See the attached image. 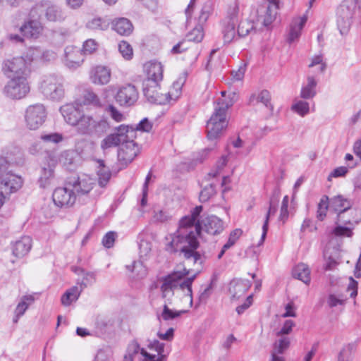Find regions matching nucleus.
I'll return each instance as SVG.
<instances>
[{
	"instance_id": "e433bc0d",
	"label": "nucleus",
	"mask_w": 361,
	"mask_h": 361,
	"mask_svg": "<svg viewBox=\"0 0 361 361\" xmlns=\"http://www.w3.org/2000/svg\"><path fill=\"white\" fill-rule=\"evenodd\" d=\"M293 276L295 279L302 281L306 285L310 283V269L305 264L300 263L293 269Z\"/></svg>"
},
{
	"instance_id": "a19ab883",
	"label": "nucleus",
	"mask_w": 361,
	"mask_h": 361,
	"mask_svg": "<svg viewBox=\"0 0 361 361\" xmlns=\"http://www.w3.org/2000/svg\"><path fill=\"white\" fill-rule=\"evenodd\" d=\"M97 176L99 185L102 188L105 187L111 178V173L110 170L104 165L102 161H99V169L97 171Z\"/></svg>"
},
{
	"instance_id": "c756f323",
	"label": "nucleus",
	"mask_w": 361,
	"mask_h": 361,
	"mask_svg": "<svg viewBox=\"0 0 361 361\" xmlns=\"http://www.w3.org/2000/svg\"><path fill=\"white\" fill-rule=\"evenodd\" d=\"M224 223L216 216H208L204 221V230L209 234L216 235L224 230Z\"/></svg>"
},
{
	"instance_id": "1a4fd4ad",
	"label": "nucleus",
	"mask_w": 361,
	"mask_h": 361,
	"mask_svg": "<svg viewBox=\"0 0 361 361\" xmlns=\"http://www.w3.org/2000/svg\"><path fill=\"white\" fill-rule=\"evenodd\" d=\"M28 78L23 76L11 78L4 87V94L12 99L25 97L30 91Z\"/></svg>"
},
{
	"instance_id": "774afa93",
	"label": "nucleus",
	"mask_w": 361,
	"mask_h": 361,
	"mask_svg": "<svg viewBox=\"0 0 361 361\" xmlns=\"http://www.w3.org/2000/svg\"><path fill=\"white\" fill-rule=\"evenodd\" d=\"M345 300L334 294L329 295L327 302L329 307H334L344 304Z\"/></svg>"
},
{
	"instance_id": "69168bd1",
	"label": "nucleus",
	"mask_w": 361,
	"mask_h": 361,
	"mask_svg": "<svg viewBox=\"0 0 361 361\" xmlns=\"http://www.w3.org/2000/svg\"><path fill=\"white\" fill-rule=\"evenodd\" d=\"M152 250L151 244L149 241L141 240L139 243L140 256L141 258H145L148 256Z\"/></svg>"
},
{
	"instance_id": "423d86ee",
	"label": "nucleus",
	"mask_w": 361,
	"mask_h": 361,
	"mask_svg": "<svg viewBox=\"0 0 361 361\" xmlns=\"http://www.w3.org/2000/svg\"><path fill=\"white\" fill-rule=\"evenodd\" d=\"M37 49H30L25 56H16L4 61L2 71L7 78H30L32 62L35 56Z\"/></svg>"
},
{
	"instance_id": "aec40b11",
	"label": "nucleus",
	"mask_w": 361,
	"mask_h": 361,
	"mask_svg": "<svg viewBox=\"0 0 361 361\" xmlns=\"http://www.w3.org/2000/svg\"><path fill=\"white\" fill-rule=\"evenodd\" d=\"M84 61V55L79 47L67 46L64 50L63 62L69 69H76Z\"/></svg>"
},
{
	"instance_id": "c9c22d12",
	"label": "nucleus",
	"mask_w": 361,
	"mask_h": 361,
	"mask_svg": "<svg viewBox=\"0 0 361 361\" xmlns=\"http://www.w3.org/2000/svg\"><path fill=\"white\" fill-rule=\"evenodd\" d=\"M317 85V80L313 75H308L307 78V82L301 89L300 97L305 99L313 98L316 94V87Z\"/></svg>"
},
{
	"instance_id": "cd10ccee",
	"label": "nucleus",
	"mask_w": 361,
	"mask_h": 361,
	"mask_svg": "<svg viewBox=\"0 0 361 361\" xmlns=\"http://www.w3.org/2000/svg\"><path fill=\"white\" fill-rule=\"evenodd\" d=\"M307 20V17L305 15L293 18L290 23L287 35V41L288 43H293L299 39L302 30Z\"/></svg>"
},
{
	"instance_id": "f257e3e1",
	"label": "nucleus",
	"mask_w": 361,
	"mask_h": 361,
	"mask_svg": "<svg viewBox=\"0 0 361 361\" xmlns=\"http://www.w3.org/2000/svg\"><path fill=\"white\" fill-rule=\"evenodd\" d=\"M202 211V206H197L190 215L183 217L177 231L170 235L166 250L171 252L180 251L188 261L196 264L200 261V255L196 251L199 246L197 237L200 233L198 216Z\"/></svg>"
},
{
	"instance_id": "72a5a7b5",
	"label": "nucleus",
	"mask_w": 361,
	"mask_h": 361,
	"mask_svg": "<svg viewBox=\"0 0 361 361\" xmlns=\"http://www.w3.org/2000/svg\"><path fill=\"white\" fill-rule=\"evenodd\" d=\"M112 28L119 35L128 36L133 32V27L129 20L120 18L112 22Z\"/></svg>"
},
{
	"instance_id": "7c9ffc66",
	"label": "nucleus",
	"mask_w": 361,
	"mask_h": 361,
	"mask_svg": "<svg viewBox=\"0 0 361 361\" xmlns=\"http://www.w3.org/2000/svg\"><path fill=\"white\" fill-rule=\"evenodd\" d=\"M31 247V238L23 236L13 245V254L17 257H23L30 252Z\"/></svg>"
},
{
	"instance_id": "3c124183",
	"label": "nucleus",
	"mask_w": 361,
	"mask_h": 361,
	"mask_svg": "<svg viewBox=\"0 0 361 361\" xmlns=\"http://www.w3.org/2000/svg\"><path fill=\"white\" fill-rule=\"evenodd\" d=\"M86 27L90 30H105L109 27V23L101 18H93L87 23Z\"/></svg>"
},
{
	"instance_id": "6e6552de",
	"label": "nucleus",
	"mask_w": 361,
	"mask_h": 361,
	"mask_svg": "<svg viewBox=\"0 0 361 361\" xmlns=\"http://www.w3.org/2000/svg\"><path fill=\"white\" fill-rule=\"evenodd\" d=\"M151 350H155L157 355L148 353L145 349L140 348L139 345L133 342L129 344L126 354L124 355L123 361H133L134 356L137 355L140 350V353L145 357V361H163L166 355H164V344L159 341L154 340L149 344Z\"/></svg>"
},
{
	"instance_id": "f704fd0d",
	"label": "nucleus",
	"mask_w": 361,
	"mask_h": 361,
	"mask_svg": "<svg viewBox=\"0 0 361 361\" xmlns=\"http://www.w3.org/2000/svg\"><path fill=\"white\" fill-rule=\"evenodd\" d=\"M84 287L82 286V284H80L73 286L70 289L67 290L61 297V301L62 305L64 306H68L73 302H75L78 299Z\"/></svg>"
},
{
	"instance_id": "09e8293b",
	"label": "nucleus",
	"mask_w": 361,
	"mask_h": 361,
	"mask_svg": "<svg viewBox=\"0 0 361 361\" xmlns=\"http://www.w3.org/2000/svg\"><path fill=\"white\" fill-rule=\"evenodd\" d=\"M118 49L125 60L129 61L133 59V49L132 46L126 41H121L118 44Z\"/></svg>"
},
{
	"instance_id": "5fc2aeb1",
	"label": "nucleus",
	"mask_w": 361,
	"mask_h": 361,
	"mask_svg": "<svg viewBox=\"0 0 361 361\" xmlns=\"http://www.w3.org/2000/svg\"><path fill=\"white\" fill-rule=\"evenodd\" d=\"M274 343V350L279 354H282L290 345V338L287 336H280Z\"/></svg>"
},
{
	"instance_id": "49530a36",
	"label": "nucleus",
	"mask_w": 361,
	"mask_h": 361,
	"mask_svg": "<svg viewBox=\"0 0 361 361\" xmlns=\"http://www.w3.org/2000/svg\"><path fill=\"white\" fill-rule=\"evenodd\" d=\"M329 207H330L329 197L324 195L320 199L317 205V218L318 220L323 221L325 219Z\"/></svg>"
},
{
	"instance_id": "39448f33",
	"label": "nucleus",
	"mask_w": 361,
	"mask_h": 361,
	"mask_svg": "<svg viewBox=\"0 0 361 361\" xmlns=\"http://www.w3.org/2000/svg\"><path fill=\"white\" fill-rule=\"evenodd\" d=\"M330 208L337 213L336 224L356 225L361 221L360 209L353 208V201L343 195H336L329 200Z\"/></svg>"
},
{
	"instance_id": "4c0bfd02",
	"label": "nucleus",
	"mask_w": 361,
	"mask_h": 361,
	"mask_svg": "<svg viewBox=\"0 0 361 361\" xmlns=\"http://www.w3.org/2000/svg\"><path fill=\"white\" fill-rule=\"evenodd\" d=\"M222 33L225 43H231L239 37L235 30V23H233L232 22L224 21Z\"/></svg>"
},
{
	"instance_id": "c85d7f7f",
	"label": "nucleus",
	"mask_w": 361,
	"mask_h": 361,
	"mask_svg": "<svg viewBox=\"0 0 361 361\" xmlns=\"http://www.w3.org/2000/svg\"><path fill=\"white\" fill-rule=\"evenodd\" d=\"M35 297L32 295H26L20 298L14 312L13 322L17 323L19 319L24 315L28 307L34 302Z\"/></svg>"
},
{
	"instance_id": "58836bf2",
	"label": "nucleus",
	"mask_w": 361,
	"mask_h": 361,
	"mask_svg": "<svg viewBox=\"0 0 361 361\" xmlns=\"http://www.w3.org/2000/svg\"><path fill=\"white\" fill-rule=\"evenodd\" d=\"M240 16V4L237 1H234L228 6L226 16L224 22H232L236 23Z\"/></svg>"
},
{
	"instance_id": "2f4dec72",
	"label": "nucleus",
	"mask_w": 361,
	"mask_h": 361,
	"mask_svg": "<svg viewBox=\"0 0 361 361\" xmlns=\"http://www.w3.org/2000/svg\"><path fill=\"white\" fill-rule=\"evenodd\" d=\"M278 201H279V195H277L276 200H274V197H271L269 201V209L267 212L264 222L262 226V233L260 240L258 243V245H261L264 243V241L266 238L267 231H268V227H269V218L271 216H273L276 214V212L277 211Z\"/></svg>"
},
{
	"instance_id": "473e14b6",
	"label": "nucleus",
	"mask_w": 361,
	"mask_h": 361,
	"mask_svg": "<svg viewBox=\"0 0 361 361\" xmlns=\"http://www.w3.org/2000/svg\"><path fill=\"white\" fill-rule=\"evenodd\" d=\"M250 104L256 105L259 103L264 104L270 111L274 109L273 105L271 104V94L267 90H263L258 93L252 94L249 99Z\"/></svg>"
},
{
	"instance_id": "dca6fc26",
	"label": "nucleus",
	"mask_w": 361,
	"mask_h": 361,
	"mask_svg": "<svg viewBox=\"0 0 361 361\" xmlns=\"http://www.w3.org/2000/svg\"><path fill=\"white\" fill-rule=\"evenodd\" d=\"M104 123L92 116L82 114L75 126L77 133L80 135H92L99 131L100 126Z\"/></svg>"
},
{
	"instance_id": "412c9836",
	"label": "nucleus",
	"mask_w": 361,
	"mask_h": 361,
	"mask_svg": "<svg viewBox=\"0 0 361 361\" xmlns=\"http://www.w3.org/2000/svg\"><path fill=\"white\" fill-rule=\"evenodd\" d=\"M23 184V180L21 176L8 173L0 180V190L9 195L20 190Z\"/></svg>"
},
{
	"instance_id": "7ed1b4c3",
	"label": "nucleus",
	"mask_w": 361,
	"mask_h": 361,
	"mask_svg": "<svg viewBox=\"0 0 361 361\" xmlns=\"http://www.w3.org/2000/svg\"><path fill=\"white\" fill-rule=\"evenodd\" d=\"M221 97L214 103V111L207 123V137L215 140L226 131L228 120L227 110L234 104L235 93L226 95V92H221Z\"/></svg>"
},
{
	"instance_id": "680f3d73",
	"label": "nucleus",
	"mask_w": 361,
	"mask_h": 361,
	"mask_svg": "<svg viewBox=\"0 0 361 361\" xmlns=\"http://www.w3.org/2000/svg\"><path fill=\"white\" fill-rule=\"evenodd\" d=\"M319 66L318 71L319 73H323L326 69V63L323 62V58L322 55H317L312 57L311 60V63L309 64L310 68H312L314 66Z\"/></svg>"
},
{
	"instance_id": "0e129e2a",
	"label": "nucleus",
	"mask_w": 361,
	"mask_h": 361,
	"mask_svg": "<svg viewBox=\"0 0 361 361\" xmlns=\"http://www.w3.org/2000/svg\"><path fill=\"white\" fill-rule=\"evenodd\" d=\"M108 112L109 113L111 118L116 122H121L126 118L125 115L113 105H109L108 106Z\"/></svg>"
},
{
	"instance_id": "8fccbe9b",
	"label": "nucleus",
	"mask_w": 361,
	"mask_h": 361,
	"mask_svg": "<svg viewBox=\"0 0 361 361\" xmlns=\"http://www.w3.org/2000/svg\"><path fill=\"white\" fill-rule=\"evenodd\" d=\"M83 104L85 105H92L99 107L102 106V102L99 97L92 91L87 90L83 96Z\"/></svg>"
},
{
	"instance_id": "20e7f679",
	"label": "nucleus",
	"mask_w": 361,
	"mask_h": 361,
	"mask_svg": "<svg viewBox=\"0 0 361 361\" xmlns=\"http://www.w3.org/2000/svg\"><path fill=\"white\" fill-rule=\"evenodd\" d=\"M279 0H268V3L254 8L250 18L241 20L238 27V36L245 37L253 31L260 23L263 26L269 25L276 18Z\"/></svg>"
},
{
	"instance_id": "ddd939ff",
	"label": "nucleus",
	"mask_w": 361,
	"mask_h": 361,
	"mask_svg": "<svg viewBox=\"0 0 361 361\" xmlns=\"http://www.w3.org/2000/svg\"><path fill=\"white\" fill-rule=\"evenodd\" d=\"M139 97L136 87L131 84H127L120 87L115 96L116 102L121 106L128 107L134 105Z\"/></svg>"
},
{
	"instance_id": "f03ea898",
	"label": "nucleus",
	"mask_w": 361,
	"mask_h": 361,
	"mask_svg": "<svg viewBox=\"0 0 361 361\" xmlns=\"http://www.w3.org/2000/svg\"><path fill=\"white\" fill-rule=\"evenodd\" d=\"M189 270L180 266L178 267L172 273L165 276L162 280L161 291L163 298L166 299L161 317L164 320L173 319L187 312V310H174L169 307L171 304V298L173 295L180 297L188 302L189 307L192 305V283L197 274L188 276Z\"/></svg>"
},
{
	"instance_id": "79ce46f5",
	"label": "nucleus",
	"mask_w": 361,
	"mask_h": 361,
	"mask_svg": "<svg viewBox=\"0 0 361 361\" xmlns=\"http://www.w3.org/2000/svg\"><path fill=\"white\" fill-rule=\"evenodd\" d=\"M185 80V77H183L178 78L176 81H175L173 83L171 90L168 92H166V94L169 97V102H170L171 100H176L179 97Z\"/></svg>"
},
{
	"instance_id": "4d7b16f0",
	"label": "nucleus",
	"mask_w": 361,
	"mask_h": 361,
	"mask_svg": "<svg viewBox=\"0 0 361 361\" xmlns=\"http://www.w3.org/2000/svg\"><path fill=\"white\" fill-rule=\"evenodd\" d=\"M212 11V4L210 1L206 2L201 9L199 20L200 23H204L207 20Z\"/></svg>"
},
{
	"instance_id": "0eeeda50",
	"label": "nucleus",
	"mask_w": 361,
	"mask_h": 361,
	"mask_svg": "<svg viewBox=\"0 0 361 361\" xmlns=\"http://www.w3.org/2000/svg\"><path fill=\"white\" fill-rule=\"evenodd\" d=\"M38 87L39 92L47 99L60 102L65 97L66 91L63 79L56 74H47L42 76Z\"/></svg>"
},
{
	"instance_id": "9d476101",
	"label": "nucleus",
	"mask_w": 361,
	"mask_h": 361,
	"mask_svg": "<svg viewBox=\"0 0 361 361\" xmlns=\"http://www.w3.org/2000/svg\"><path fill=\"white\" fill-rule=\"evenodd\" d=\"M39 13H44L46 19L51 22H61L66 18L65 13L61 7L48 1L42 2L33 7L30 16L35 18Z\"/></svg>"
},
{
	"instance_id": "864d4df0",
	"label": "nucleus",
	"mask_w": 361,
	"mask_h": 361,
	"mask_svg": "<svg viewBox=\"0 0 361 361\" xmlns=\"http://www.w3.org/2000/svg\"><path fill=\"white\" fill-rule=\"evenodd\" d=\"M204 37L203 28L201 25L196 26L187 35L188 41L194 42H200Z\"/></svg>"
},
{
	"instance_id": "37998d69",
	"label": "nucleus",
	"mask_w": 361,
	"mask_h": 361,
	"mask_svg": "<svg viewBox=\"0 0 361 361\" xmlns=\"http://www.w3.org/2000/svg\"><path fill=\"white\" fill-rule=\"evenodd\" d=\"M355 350L356 344L354 343L344 345L338 355V361H352Z\"/></svg>"
},
{
	"instance_id": "2eb2a0df",
	"label": "nucleus",
	"mask_w": 361,
	"mask_h": 361,
	"mask_svg": "<svg viewBox=\"0 0 361 361\" xmlns=\"http://www.w3.org/2000/svg\"><path fill=\"white\" fill-rule=\"evenodd\" d=\"M52 200L55 205L59 207H71L76 200V194L72 188H58L54 190Z\"/></svg>"
},
{
	"instance_id": "f8f14e48",
	"label": "nucleus",
	"mask_w": 361,
	"mask_h": 361,
	"mask_svg": "<svg viewBox=\"0 0 361 361\" xmlns=\"http://www.w3.org/2000/svg\"><path fill=\"white\" fill-rule=\"evenodd\" d=\"M117 130V133L111 134L102 141L101 147L102 149L105 150L121 145L122 142L126 141V138L135 137L134 130L130 129L128 126L121 125Z\"/></svg>"
},
{
	"instance_id": "13d9d810",
	"label": "nucleus",
	"mask_w": 361,
	"mask_h": 361,
	"mask_svg": "<svg viewBox=\"0 0 361 361\" xmlns=\"http://www.w3.org/2000/svg\"><path fill=\"white\" fill-rule=\"evenodd\" d=\"M295 322L291 319H287L283 323L281 329L276 332L277 336H284L291 333L293 327L295 326Z\"/></svg>"
},
{
	"instance_id": "c03bdc74",
	"label": "nucleus",
	"mask_w": 361,
	"mask_h": 361,
	"mask_svg": "<svg viewBox=\"0 0 361 361\" xmlns=\"http://www.w3.org/2000/svg\"><path fill=\"white\" fill-rule=\"evenodd\" d=\"M350 226H344L342 225H337L332 230L331 235L334 237L343 238L352 237L353 235V230L355 225H349Z\"/></svg>"
},
{
	"instance_id": "338daca9",
	"label": "nucleus",
	"mask_w": 361,
	"mask_h": 361,
	"mask_svg": "<svg viewBox=\"0 0 361 361\" xmlns=\"http://www.w3.org/2000/svg\"><path fill=\"white\" fill-rule=\"evenodd\" d=\"M116 233L113 231L108 232L102 239V244L106 248H111L114 244Z\"/></svg>"
},
{
	"instance_id": "603ef678",
	"label": "nucleus",
	"mask_w": 361,
	"mask_h": 361,
	"mask_svg": "<svg viewBox=\"0 0 361 361\" xmlns=\"http://www.w3.org/2000/svg\"><path fill=\"white\" fill-rule=\"evenodd\" d=\"M292 110L300 116H304L310 111L309 103L302 100L295 101L292 105Z\"/></svg>"
},
{
	"instance_id": "393cba45",
	"label": "nucleus",
	"mask_w": 361,
	"mask_h": 361,
	"mask_svg": "<svg viewBox=\"0 0 361 361\" xmlns=\"http://www.w3.org/2000/svg\"><path fill=\"white\" fill-rule=\"evenodd\" d=\"M251 286L250 281L246 279L233 280L229 285V294L232 301H238L245 297L246 292Z\"/></svg>"
},
{
	"instance_id": "f3484780",
	"label": "nucleus",
	"mask_w": 361,
	"mask_h": 361,
	"mask_svg": "<svg viewBox=\"0 0 361 361\" xmlns=\"http://www.w3.org/2000/svg\"><path fill=\"white\" fill-rule=\"evenodd\" d=\"M354 15V6L346 4H341L337 10V26L340 33L345 35L350 27Z\"/></svg>"
},
{
	"instance_id": "6e6d98bb",
	"label": "nucleus",
	"mask_w": 361,
	"mask_h": 361,
	"mask_svg": "<svg viewBox=\"0 0 361 361\" xmlns=\"http://www.w3.org/2000/svg\"><path fill=\"white\" fill-rule=\"evenodd\" d=\"M98 44L94 39H89L83 43L82 52L84 54H91L97 49Z\"/></svg>"
},
{
	"instance_id": "bf43d9fd",
	"label": "nucleus",
	"mask_w": 361,
	"mask_h": 361,
	"mask_svg": "<svg viewBox=\"0 0 361 361\" xmlns=\"http://www.w3.org/2000/svg\"><path fill=\"white\" fill-rule=\"evenodd\" d=\"M41 140L44 142L57 144L63 140V136L57 133L44 134L41 135Z\"/></svg>"
},
{
	"instance_id": "4468645a",
	"label": "nucleus",
	"mask_w": 361,
	"mask_h": 361,
	"mask_svg": "<svg viewBox=\"0 0 361 361\" xmlns=\"http://www.w3.org/2000/svg\"><path fill=\"white\" fill-rule=\"evenodd\" d=\"M161 85L157 82H142V91L148 102L157 104H165L169 102L166 93L160 92Z\"/></svg>"
},
{
	"instance_id": "a18cd8bd",
	"label": "nucleus",
	"mask_w": 361,
	"mask_h": 361,
	"mask_svg": "<svg viewBox=\"0 0 361 361\" xmlns=\"http://www.w3.org/2000/svg\"><path fill=\"white\" fill-rule=\"evenodd\" d=\"M242 235V231L240 229H235L231 232L228 240L226 244L224 245L221 251L218 255V258L221 259L225 252L231 248L238 240L240 236Z\"/></svg>"
},
{
	"instance_id": "bb28decb",
	"label": "nucleus",
	"mask_w": 361,
	"mask_h": 361,
	"mask_svg": "<svg viewBox=\"0 0 361 361\" xmlns=\"http://www.w3.org/2000/svg\"><path fill=\"white\" fill-rule=\"evenodd\" d=\"M95 184V180L87 175H82L78 178L73 183L68 185L74 190L76 196L83 195L89 193Z\"/></svg>"
},
{
	"instance_id": "a878e982",
	"label": "nucleus",
	"mask_w": 361,
	"mask_h": 361,
	"mask_svg": "<svg viewBox=\"0 0 361 361\" xmlns=\"http://www.w3.org/2000/svg\"><path fill=\"white\" fill-rule=\"evenodd\" d=\"M60 112L66 122L75 126L83 114L80 110L78 103L66 104L60 108Z\"/></svg>"
},
{
	"instance_id": "a211bd4d",
	"label": "nucleus",
	"mask_w": 361,
	"mask_h": 361,
	"mask_svg": "<svg viewBox=\"0 0 361 361\" xmlns=\"http://www.w3.org/2000/svg\"><path fill=\"white\" fill-rule=\"evenodd\" d=\"M47 158V164H44L42 166L38 180L40 188H42L49 187L53 183L54 179V169L57 163V157L54 152L49 154Z\"/></svg>"
},
{
	"instance_id": "5701e85b",
	"label": "nucleus",
	"mask_w": 361,
	"mask_h": 361,
	"mask_svg": "<svg viewBox=\"0 0 361 361\" xmlns=\"http://www.w3.org/2000/svg\"><path fill=\"white\" fill-rule=\"evenodd\" d=\"M139 152L140 148L133 141V138H126V141L121 142L118 157L125 163H130L137 157Z\"/></svg>"
},
{
	"instance_id": "de8ad7c7",
	"label": "nucleus",
	"mask_w": 361,
	"mask_h": 361,
	"mask_svg": "<svg viewBox=\"0 0 361 361\" xmlns=\"http://www.w3.org/2000/svg\"><path fill=\"white\" fill-rule=\"evenodd\" d=\"M216 193L215 185L214 182L207 183L202 188L200 194V200L202 202H207Z\"/></svg>"
},
{
	"instance_id": "ea45409f",
	"label": "nucleus",
	"mask_w": 361,
	"mask_h": 361,
	"mask_svg": "<svg viewBox=\"0 0 361 361\" xmlns=\"http://www.w3.org/2000/svg\"><path fill=\"white\" fill-rule=\"evenodd\" d=\"M228 161V155H222L216 162L213 169L207 174L208 178H216L223 171Z\"/></svg>"
},
{
	"instance_id": "e2e57ef3",
	"label": "nucleus",
	"mask_w": 361,
	"mask_h": 361,
	"mask_svg": "<svg viewBox=\"0 0 361 361\" xmlns=\"http://www.w3.org/2000/svg\"><path fill=\"white\" fill-rule=\"evenodd\" d=\"M171 216L164 210L154 211L152 219L155 222L164 223L170 220Z\"/></svg>"
},
{
	"instance_id": "b1692460",
	"label": "nucleus",
	"mask_w": 361,
	"mask_h": 361,
	"mask_svg": "<svg viewBox=\"0 0 361 361\" xmlns=\"http://www.w3.org/2000/svg\"><path fill=\"white\" fill-rule=\"evenodd\" d=\"M30 17V19L25 21L19 30L25 38L37 39L43 32V26L39 20Z\"/></svg>"
},
{
	"instance_id": "6ab92c4d",
	"label": "nucleus",
	"mask_w": 361,
	"mask_h": 361,
	"mask_svg": "<svg viewBox=\"0 0 361 361\" xmlns=\"http://www.w3.org/2000/svg\"><path fill=\"white\" fill-rule=\"evenodd\" d=\"M164 65L157 61H149L145 63L144 71L146 78L144 82L161 83L164 78Z\"/></svg>"
},
{
	"instance_id": "052dcab7",
	"label": "nucleus",
	"mask_w": 361,
	"mask_h": 361,
	"mask_svg": "<svg viewBox=\"0 0 361 361\" xmlns=\"http://www.w3.org/2000/svg\"><path fill=\"white\" fill-rule=\"evenodd\" d=\"M130 129H133L135 133L136 130L142 132H149L152 128V123L150 122L147 118H143L136 125L135 128L129 127Z\"/></svg>"
},
{
	"instance_id": "4be33fe9",
	"label": "nucleus",
	"mask_w": 361,
	"mask_h": 361,
	"mask_svg": "<svg viewBox=\"0 0 361 361\" xmlns=\"http://www.w3.org/2000/svg\"><path fill=\"white\" fill-rule=\"evenodd\" d=\"M90 81L96 85H104L110 82L111 70L109 67L98 65L92 67L89 74Z\"/></svg>"
},
{
	"instance_id": "9b49d317",
	"label": "nucleus",
	"mask_w": 361,
	"mask_h": 361,
	"mask_svg": "<svg viewBox=\"0 0 361 361\" xmlns=\"http://www.w3.org/2000/svg\"><path fill=\"white\" fill-rule=\"evenodd\" d=\"M47 111L42 104L30 105L25 110V122L30 130L38 129L45 121Z\"/></svg>"
}]
</instances>
